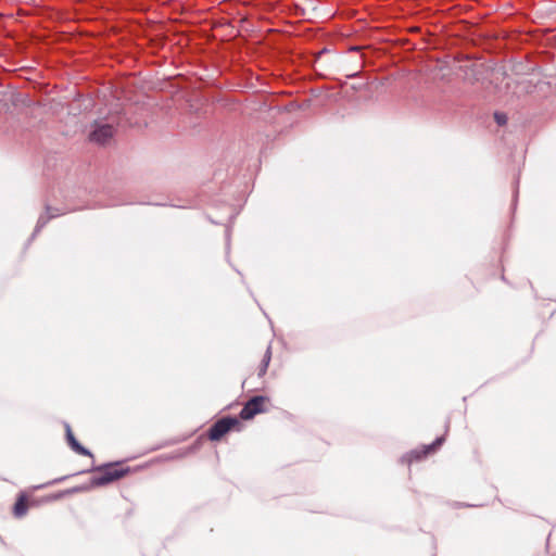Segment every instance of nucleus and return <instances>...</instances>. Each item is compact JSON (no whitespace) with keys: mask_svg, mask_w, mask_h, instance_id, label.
<instances>
[{"mask_svg":"<svg viewBox=\"0 0 556 556\" xmlns=\"http://www.w3.org/2000/svg\"><path fill=\"white\" fill-rule=\"evenodd\" d=\"M66 439L68 445L79 455L84 456H90L92 457V454L89 450L85 448L75 438L70 425H66Z\"/></svg>","mask_w":556,"mask_h":556,"instance_id":"nucleus-8","label":"nucleus"},{"mask_svg":"<svg viewBox=\"0 0 556 556\" xmlns=\"http://www.w3.org/2000/svg\"><path fill=\"white\" fill-rule=\"evenodd\" d=\"M269 399L263 395H256L250 399L241 409L239 417L242 420L253 419L256 415L265 413Z\"/></svg>","mask_w":556,"mask_h":556,"instance_id":"nucleus-3","label":"nucleus"},{"mask_svg":"<svg viewBox=\"0 0 556 556\" xmlns=\"http://www.w3.org/2000/svg\"><path fill=\"white\" fill-rule=\"evenodd\" d=\"M97 475L91 479L92 486H101L116 481L129 471L126 468L121 467L119 464H108L96 469Z\"/></svg>","mask_w":556,"mask_h":556,"instance_id":"nucleus-2","label":"nucleus"},{"mask_svg":"<svg viewBox=\"0 0 556 556\" xmlns=\"http://www.w3.org/2000/svg\"><path fill=\"white\" fill-rule=\"evenodd\" d=\"M495 119L500 125H503L506 123V117L504 115L495 114Z\"/></svg>","mask_w":556,"mask_h":556,"instance_id":"nucleus-10","label":"nucleus"},{"mask_svg":"<svg viewBox=\"0 0 556 556\" xmlns=\"http://www.w3.org/2000/svg\"><path fill=\"white\" fill-rule=\"evenodd\" d=\"M443 438H438L433 443L424 445L421 447L415 448L403 456V462L410 465L415 460H420L428 456L431 453H434L442 444Z\"/></svg>","mask_w":556,"mask_h":556,"instance_id":"nucleus-4","label":"nucleus"},{"mask_svg":"<svg viewBox=\"0 0 556 556\" xmlns=\"http://www.w3.org/2000/svg\"><path fill=\"white\" fill-rule=\"evenodd\" d=\"M66 439L68 445L79 455L84 456H90L92 457V454L89 450L85 448L75 438L70 425H66Z\"/></svg>","mask_w":556,"mask_h":556,"instance_id":"nucleus-7","label":"nucleus"},{"mask_svg":"<svg viewBox=\"0 0 556 556\" xmlns=\"http://www.w3.org/2000/svg\"><path fill=\"white\" fill-rule=\"evenodd\" d=\"M242 425L237 417H223L216 420L207 430V439L217 442L220 441L230 431H241Z\"/></svg>","mask_w":556,"mask_h":556,"instance_id":"nucleus-1","label":"nucleus"},{"mask_svg":"<svg viewBox=\"0 0 556 556\" xmlns=\"http://www.w3.org/2000/svg\"><path fill=\"white\" fill-rule=\"evenodd\" d=\"M270 359H271V351H270V348H267L264 355H263V358L258 365V368H257V375L260 377L264 376L267 371V368L269 366V363H270Z\"/></svg>","mask_w":556,"mask_h":556,"instance_id":"nucleus-9","label":"nucleus"},{"mask_svg":"<svg viewBox=\"0 0 556 556\" xmlns=\"http://www.w3.org/2000/svg\"><path fill=\"white\" fill-rule=\"evenodd\" d=\"M55 216V214H50L49 213V217L48 218H53Z\"/></svg>","mask_w":556,"mask_h":556,"instance_id":"nucleus-11","label":"nucleus"},{"mask_svg":"<svg viewBox=\"0 0 556 556\" xmlns=\"http://www.w3.org/2000/svg\"><path fill=\"white\" fill-rule=\"evenodd\" d=\"M34 505V502L28 497V495L24 492H21L17 495L16 502L13 506L12 513L15 518L24 517L28 508Z\"/></svg>","mask_w":556,"mask_h":556,"instance_id":"nucleus-6","label":"nucleus"},{"mask_svg":"<svg viewBox=\"0 0 556 556\" xmlns=\"http://www.w3.org/2000/svg\"><path fill=\"white\" fill-rule=\"evenodd\" d=\"M114 136V128L109 124H96V128L90 132L89 139L92 142L104 144Z\"/></svg>","mask_w":556,"mask_h":556,"instance_id":"nucleus-5","label":"nucleus"}]
</instances>
